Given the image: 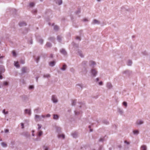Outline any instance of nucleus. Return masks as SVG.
<instances>
[{
  "instance_id": "nucleus-1",
  "label": "nucleus",
  "mask_w": 150,
  "mask_h": 150,
  "mask_svg": "<svg viewBox=\"0 0 150 150\" xmlns=\"http://www.w3.org/2000/svg\"><path fill=\"white\" fill-rule=\"evenodd\" d=\"M91 75V76L96 77L98 73L97 71L95 69H92L90 71Z\"/></svg>"
},
{
  "instance_id": "nucleus-2",
  "label": "nucleus",
  "mask_w": 150,
  "mask_h": 150,
  "mask_svg": "<svg viewBox=\"0 0 150 150\" xmlns=\"http://www.w3.org/2000/svg\"><path fill=\"white\" fill-rule=\"evenodd\" d=\"M51 99L54 103H56L58 102L57 97L55 95H53L52 96Z\"/></svg>"
},
{
  "instance_id": "nucleus-3",
  "label": "nucleus",
  "mask_w": 150,
  "mask_h": 150,
  "mask_svg": "<svg viewBox=\"0 0 150 150\" xmlns=\"http://www.w3.org/2000/svg\"><path fill=\"white\" fill-rule=\"evenodd\" d=\"M89 65L92 68H93L96 65V64L94 61H90L89 62Z\"/></svg>"
},
{
  "instance_id": "nucleus-4",
  "label": "nucleus",
  "mask_w": 150,
  "mask_h": 150,
  "mask_svg": "<svg viewBox=\"0 0 150 150\" xmlns=\"http://www.w3.org/2000/svg\"><path fill=\"white\" fill-rule=\"evenodd\" d=\"M18 25L20 27H23L27 25V24L25 22L22 21L18 23Z\"/></svg>"
},
{
  "instance_id": "nucleus-5",
  "label": "nucleus",
  "mask_w": 150,
  "mask_h": 150,
  "mask_svg": "<svg viewBox=\"0 0 150 150\" xmlns=\"http://www.w3.org/2000/svg\"><path fill=\"white\" fill-rule=\"evenodd\" d=\"M60 52L64 56H66L67 54V53L65 50L63 49L62 48L60 50Z\"/></svg>"
},
{
  "instance_id": "nucleus-6",
  "label": "nucleus",
  "mask_w": 150,
  "mask_h": 150,
  "mask_svg": "<svg viewBox=\"0 0 150 150\" xmlns=\"http://www.w3.org/2000/svg\"><path fill=\"white\" fill-rule=\"evenodd\" d=\"M144 123V121L143 120H137L136 122V124L137 125H141Z\"/></svg>"
},
{
  "instance_id": "nucleus-7",
  "label": "nucleus",
  "mask_w": 150,
  "mask_h": 150,
  "mask_svg": "<svg viewBox=\"0 0 150 150\" xmlns=\"http://www.w3.org/2000/svg\"><path fill=\"white\" fill-rule=\"evenodd\" d=\"M83 31L82 30H81L79 31V36H77L76 38H81L83 36Z\"/></svg>"
},
{
  "instance_id": "nucleus-8",
  "label": "nucleus",
  "mask_w": 150,
  "mask_h": 150,
  "mask_svg": "<svg viewBox=\"0 0 150 150\" xmlns=\"http://www.w3.org/2000/svg\"><path fill=\"white\" fill-rule=\"evenodd\" d=\"M35 5V3L34 2H30L29 3V7L30 8H32L34 7Z\"/></svg>"
},
{
  "instance_id": "nucleus-9",
  "label": "nucleus",
  "mask_w": 150,
  "mask_h": 150,
  "mask_svg": "<svg viewBox=\"0 0 150 150\" xmlns=\"http://www.w3.org/2000/svg\"><path fill=\"white\" fill-rule=\"evenodd\" d=\"M37 41L40 44L42 45L43 42V40L42 38H37Z\"/></svg>"
},
{
  "instance_id": "nucleus-10",
  "label": "nucleus",
  "mask_w": 150,
  "mask_h": 150,
  "mask_svg": "<svg viewBox=\"0 0 150 150\" xmlns=\"http://www.w3.org/2000/svg\"><path fill=\"white\" fill-rule=\"evenodd\" d=\"M131 73V72L129 70H126L123 72V74H126L127 75H129Z\"/></svg>"
},
{
  "instance_id": "nucleus-11",
  "label": "nucleus",
  "mask_w": 150,
  "mask_h": 150,
  "mask_svg": "<svg viewBox=\"0 0 150 150\" xmlns=\"http://www.w3.org/2000/svg\"><path fill=\"white\" fill-rule=\"evenodd\" d=\"M106 86L107 88L109 89H111L112 88V84L110 83V82H108L107 83Z\"/></svg>"
},
{
  "instance_id": "nucleus-12",
  "label": "nucleus",
  "mask_w": 150,
  "mask_h": 150,
  "mask_svg": "<svg viewBox=\"0 0 150 150\" xmlns=\"http://www.w3.org/2000/svg\"><path fill=\"white\" fill-rule=\"evenodd\" d=\"M35 118L37 121H40L41 120V116L38 115H36L35 116Z\"/></svg>"
},
{
  "instance_id": "nucleus-13",
  "label": "nucleus",
  "mask_w": 150,
  "mask_h": 150,
  "mask_svg": "<svg viewBox=\"0 0 150 150\" xmlns=\"http://www.w3.org/2000/svg\"><path fill=\"white\" fill-rule=\"evenodd\" d=\"M92 23L93 24H100V22L96 19H94L93 20Z\"/></svg>"
},
{
  "instance_id": "nucleus-14",
  "label": "nucleus",
  "mask_w": 150,
  "mask_h": 150,
  "mask_svg": "<svg viewBox=\"0 0 150 150\" xmlns=\"http://www.w3.org/2000/svg\"><path fill=\"white\" fill-rule=\"evenodd\" d=\"M58 137L59 138L64 139L65 138V136L64 134H59L58 135Z\"/></svg>"
},
{
  "instance_id": "nucleus-15",
  "label": "nucleus",
  "mask_w": 150,
  "mask_h": 150,
  "mask_svg": "<svg viewBox=\"0 0 150 150\" xmlns=\"http://www.w3.org/2000/svg\"><path fill=\"white\" fill-rule=\"evenodd\" d=\"M71 135L74 138H76L78 136V134L76 132L72 133Z\"/></svg>"
},
{
  "instance_id": "nucleus-16",
  "label": "nucleus",
  "mask_w": 150,
  "mask_h": 150,
  "mask_svg": "<svg viewBox=\"0 0 150 150\" xmlns=\"http://www.w3.org/2000/svg\"><path fill=\"white\" fill-rule=\"evenodd\" d=\"M56 132L58 133L59 134L61 132V128L60 127H56Z\"/></svg>"
},
{
  "instance_id": "nucleus-17",
  "label": "nucleus",
  "mask_w": 150,
  "mask_h": 150,
  "mask_svg": "<svg viewBox=\"0 0 150 150\" xmlns=\"http://www.w3.org/2000/svg\"><path fill=\"white\" fill-rule=\"evenodd\" d=\"M147 147L145 145H143L140 147V150H146Z\"/></svg>"
},
{
  "instance_id": "nucleus-18",
  "label": "nucleus",
  "mask_w": 150,
  "mask_h": 150,
  "mask_svg": "<svg viewBox=\"0 0 150 150\" xmlns=\"http://www.w3.org/2000/svg\"><path fill=\"white\" fill-rule=\"evenodd\" d=\"M55 64V62L54 61H53L52 62H51L49 63V65L51 67H53L54 66Z\"/></svg>"
},
{
  "instance_id": "nucleus-19",
  "label": "nucleus",
  "mask_w": 150,
  "mask_h": 150,
  "mask_svg": "<svg viewBox=\"0 0 150 150\" xmlns=\"http://www.w3.org/2000/svg\"><path fill=\"white\" fill-rule=\"evenodd\" d=\"M59 118V116L58 115L56 114H54L53 115V118L54 119L57 120H58Z\"/></svg>"
},
{
  "instance_id": "nucleus-20",
  "label": "nucleus",
  "mask_w": 150,
  "mask_h": 150,
  "mask_svg": "<svg viewBox=\"0 0 150 150\" xmlns=\"http://www.w3.org/2000/svg\"><path fill=\"white\" fill-rule=\"evenodd\" d=\"M81 12V8H77V10L75 12V13L77 15L80 13Z\"/></svg>"
},
{
  "instance_id": "nucleus-21",
  "label": "nucleus",
  "mask_w": 150,
  "mask_h": 150,
  "mask_svg": "<svg viewBox=\"0 0 150 150\" xmlns=\"http://www.w3.org/2000/svg\"><path fill=\"white\" fill-rule=\"evenodd\" d=\"M117 110L118 112L121 115H122L123 113V111L122 109L118 108L117 109Z\"/></svg>"
},
{
  "instance_id": "nucleus-22",
  "label": "nucleus",
  "mask_w": 150,
  "mask_h": 150,
  "mask_svg": "<svg viewBox=\"0 0 150 150\" xmlns=\"http://www.w3.org/2000/svg\"><path fill=\"white\" fill-rule=\"evenodd\" d=\"M35 59L36 62L38 63L40 59V57L39 56H35Z\"/></svg>"
},
{
  "instance_id": "nucleus-23",
  "label": "nucleus",
  "mask_w": 150,
  "mask_h": 150,
  "mask_svg": "<svg viewBox=\"0 0 150 150\" xmlns=\"http://www.w3.org/2000/svg\"><path fill=\"white\" fill-rule=\"evenodd\" d=\"M78 54L81 57H84V55L81 51H79L78 52Z\"/></svg>"
},
{
  "instance_id": "nucleus-24",
  "label": "nucleus",
  "mask_w": 150,
  "mask_h": 150,
  "mask_svg": "<svg viewBox=\"0 0 150 150\" xmlns=\"http://www.w3.org/2000/svg\"><path fill=\"white\" fill-rule=\"evenodd\" d=\"M56 2L59 5H60L62 4V0H57Z\"/></svg>"
},
{
  "instance_id": "nucleus-25",
  "label": "nucleus",
  "mask_w": 150,
  "mask_h": 150,
  "mask_svg": "<svg viewBox=\"0 0 150 150\" xmlns=\"http://www.w3.org/2000/svg\"><path fill=\"white\" fill-rule=\"evenodd\" d=\"M59 29V27L57 25H54V30L56 31H57Z\"/></svg>"
},
{
  "instance_id": "nucleus-26",
  "label": "nucleus",
  "mask_w": 150,
  "mask_h": 150,
  "mask_svg": "<svg viewBox=\"0 0 150 150\" xmlns=\"http://www.w3.org/2000/svg\"><path fill=\"white\" fill-rule=\"evenodd\" d=\"M133 134L134 135H137L139 134V131L138 130H134L133 131Z\"/></svg>"
},
{
  "instance_id": "nucleus-27",
  "label": "nucleus",
  "mask_w": 150,
  "mask_h": 150,
  "mask_svg": "<svg viewBox=\"0 0 150 150\" xmlns=\"http://www.w3.org/2000/svg\"><path fill=\"white\" fill-rule=\"evenodd\" d=\"M27 68L25 67H23L21 69V71L22 73H25L27 70Z\"/></svg>"
},
{
  "instance_id": "nucleus-28",
  "label": "nucleus",
  "mask_w": 150,
  "mask_h": 150,
  "mask_svg": "<svg viewBox=\"0 0 150 150\" xmlns=\"http://www.w3.org/2000/svg\"><path fill=\"white\" fill-rule=\"evenodd\" d=\"M14 66L18 68H19L20 67V66L18 64V62H14Z\"/></svg>"
},
{
  "instance_id": "nucleus-29",
  "label": "nucleus",
  "mask_w": 150,
  "mask_h": 150,
  "mask_svg": "<svg viewBox=\"0 0 150 150\" xmlns=\"http://www.w3.org/2000/svg\"><path fill=\"white\" fill-rule=\"evenodd\" d=\"M76 86L77 88H83V85L82 84H78L76 85Z\"/></svg>"
},
{
  "instance_id": "nucleus-30",
  "label": "nucleus",
  "mask_w": 150,
  "mask_h": 150,
  "mask_svg": "<svg viewBox=\"0 0 150 150\" xmlns=\"http://www.w3.org/2000/svg\"><path fill=\"white\" fill-rule=\"evenodd\" d=\"M0 70L2 71V73L4 72L5 71V69H4V67L2 65L0 66Z\"/></svg>"
},
{
  "instance_id": "nucleus-31",
  "label": "nucleus",
  "mask_w": 150,
  "mask_h": 150,
  "mask_svg": "<svg viewBox=\"0 0 150 150\" xmlns=\"http://www.w3.org/2000/svg\"><path fill=\"white\" fill-rule=\"evenodd\" d=\"M46 46L47 47H50L52 46V44L50 43L47 42L46 45Z\"/></svg>"
},
{
  "instance_id": "nucleus-32",
  "label": "nucleus",
  "mask_w": 150,
  "mask_h": 150,
  "mask_svg": "<svg viewBox=\"0 0 150 150\" xmlns=\"http://www.w3.org/2000/svg\"><path fill=\"white\" fill-rule=\"evenodd\" d=\"M132 61L130 60H129L127 61V65L129 66H130L132 65Z\"/></svg>"
},
{
  "instance_id": "nucleus-33",
  "label": "nucleus",
  "mask_w": 150,
  "mask_h": 150,
  "mask_svg": "<svg viewBox=\"0 0 150 150\" xmlns=\"http://www.w3.org/2000/svg\"><path fill=\"white\" fill-rule=\"evenodd\" d=\"M67 66L65 64H64L63 65L62 67L61 68V70L64 71L65 70Z\"/></svg>"
},
{
  "instance_id": "nucleus-34",
  "label": "nucleus",
  "mask_w": 150,
  "mask_h": 150,
  "mask_svg": "<svg viewBox=\"0 0 150 150\" xmlns=\"http://www.w3.org/2000/svg\"><path fill=\"white\" fill-rule=\"evenodd\" d=\"M1 145L4 147H6L7 146V144L4 142H2L1 143Z\"/></svg>"
},
{
  "instance_id": "nucleus-35",
  "label": "nucleus",
  "mask_w": 150,
  "mask_h": 150,
  "mask_svg": "<svg viewBox=\"0 0 150 150\" xmlns=\"http://www.w3.org/2000/svg\"><path fill=\"white\" fill-rule=\"evenodd\" d=\"M50 77V75L49 74H44L43 75V77L44 78H48Z\"/></svg>"
},
{
  "instance_id": "nucleus-36",
  "label": "nucleus",
  "mask_w": 150,
  "mask_h": 150,
  "mask_svg": "<svg viewBox=\"0 0 150 150\" xmlns=\"http://www.w3.org/2000/svg\"><path fill=\"white\" fill-rule=\"evenodd\" d=\"M37 11L36 9H34L31 11L32 13L34 14L37 13Z\"/></svg>"
},
{
  "instance_id": "nucleus-37",
  "label": "nucleus",
  "mask_w": 150,
  "mask_h": 150,
  "mask_svg": "<svg viewBox=\"0 0 150 150\" xmlns=\"http://www.w3.org/2000/svg\"><path fill=\"white\" fill-rule=\"evenodd\" d=\"M28 32V28H25L23 32V33L24 34H26Z\"/></svg>"
},
{
  "instance_id": "nucleus-38",
  "label": "nucleus",
  "mask_w": 150,
  "mask_h": 150,
  "mask_svg": "<svg viewBox=\"0 0 150 150\" xmlns=\"http://www.w3.org/2000/svg\"><path fill=\"white\" fill-rule=\"evenodd\" d=\"M21 97H22V100H25V99H26L27 98V96H25V95L22 96Z\"/></svg>"
},
{
  "instance_id": "nucleus-39",
  "label": "nucleus",
  "mask_w": 150,
  "mask_h": 150,
  "mask_svg": "<svg viewBox=\"0 0 150 150\" xmlns=\"http://www.w3.org/2000/svg\"><path fill=\"white\" fill-rule=\"evenodd\" d=\"M34 87L33 85H30L29 86V89H34Z\"/></svg>"
},
{
  "instance_id": "nucleus-40",
  "label": "nucleus",
  "mask_w": 150,
  "mask_h": 150,
  "mask_svg": "<svg viewBox=\"0 0 150 150\" xmlns=\"http://www.w3.org/2000/svg\"><path fill=\"white\" fill-rule=\"evenodd\" d=\"M2 112L5 115L7 114L8 113V111L6 112L5 109L3 110Z\"/></svg>"
},
{
  "instance_id": "nucleus-41",
  "label": "nucleus",
  "mask_w": 150,
  "mask_h": 150,
  "mask_svg": "<svg viewBox=\"0 0 150 150\" xmlns=\"http://www.w3.org/2000/svg\"><path fill=\"white\" fill-rule=\"evenodd\" d=\"M76 100H72V105H74L76 104Z\"/></svg>"
},
{
  "instance_id": "nucleus-42",
  "label": "nucleus",
  "mask_w": 150,
  "mask_h": 150,
  "mask_svg": "<svg viewBox=\"0 0 150 150\" xmlns=\"http://www.w3.org/2000/svg\"><path fill=\"white\" fill-rule=\"evenodd\" d=\"M42 134V132L41 131H40L38 133V136H41Z\"/></svg>"
},
{
  "instance_id": "nucleus-43",
  "label": "nucleus",
  "mask_w": 150,
  "mask_h": 150,
  "mask_svg": "<svg viewBox=\"0 0 150 150\" xmlns=\"http://www.w3.org/2000/svg\"><path fill=\"white\" fill-rule=\"evenodd\" d=\"M8 84V83L6 81H4L3 82V85L4 86H7Z\"/></svg>"
},
{
  "instance_id": "nucleus-44",
  "label": "nucleus",
  "mask_w": 150,
  "mask_h": 150,
  "mask_svg": "<svg viewBox=\"0 0 150 150\" xmlns=\"http://www.w3.org/2000/svg\"><path fill=\"white\" fill-rule=\"evenodd\" d=\"M4 57V56H1V57H0V61L1 63L3 62V61H2V59Z\"/></svg>"
},
{
  "instance_id": "nucleus-45",
  "label": "nucleus",
  "mask_w": 150,
  "mask_h": 150,
  "mask_svg": "<svg viewBox=\"0 0 150 150\" xmlns=\"http://www.w3.org/2000/svg\"><path fill=\"white\" fill-rule=\"evenodd\" d=\"M123 105L125 106L126 107L127 106V103L126 102H124L123 103Z\"/></svg>"
},
{
  "instance_id": "nucleus-46",
  "label": "nucleus",
  "mask_w": 150,
  "mask_h": 150,
  "mask_svg": "<svg viewBox=\"0 0 150 150\" xmlns=\"http://www.w3.org/2000/svg\"><path fill=\"white\" fill-rule=\"evenodd\" d=\"M75 113L76 115H79V114H80V112H78L77 111H75Z\"/></svg>"
},
{
  "instance_id": "nucleus-47",
  "label": "nucleus",
  "mask_w": 150,
  "mask_h": 150,
  "mask_svg": "<svg viewBox=\"0 0 150 150\" xmlns=\"http://www.w3.org/2000/svg\"><path fill=\"white\" fill-rule=\"evenodd\" d=\"M124 142L127 145H129L130 144V142L127 141H125Z\"/></svg>"
},
{
  "instance_id": "nucleus-48",
  "label": "nucleus",
  "mask_w": 150,
  "mask_h": 150,
  "mask_svg": "<svg viewBox=\"0 0 150 150\" xmlns=\"http://www.w3.org/2000/svg\"><path fill=\"white\" fill-rule=\"evenodd\" d=\"M38 130H39L41 128L42 126L41 125L39 124H38Z\"/></svg>"
},
{
  "instance_id": "nucleus-49",
  "label": "nucleus",
  "mask_w": 150,
  "mask_h": 150,
  "mask_svg": "<svg viewBox=\"0 0 150 150\" xmlns=\"http://www.w3.org/2000/svg\"><path fill=\"white\" fill-rule=\"evenodd\" d=\"M13 54V56L15 57L16 56V54L15 51H13L12 52Z\"/></svg>"
},
{
  "instance_id": "nucleus-50",
  "label": "nucleus",
  "mask_w": 150,
  "mask_h": 150,
  "mask_svg": "<svg viewBox=\"0 0 150 150\" xmlns=\"http://www.w3.org/2000/svg\"><path fill=\"white\" fill-rule=\"evenodd\" d=\"M2 73V71L1 70H0V79H1L2 78V77L1 75V73Z\"/></svg>"
},
{
  "instance_id": "nucleus-51",
  "label": "nucleus",
  "mask_w": 150,
  "mask_h": 150,
  "mask_svg": "<svg viewBox=\"0 0 150 150\" xmlns=\"http://www.w3.org/2000/svg\"><path fill=\"white\" fill-rule=\"evenodd\" d=\"M44 149L45 150H48V148L46 146H44Z\"/></svg>"
},
{
  "instance_id": "nucleus-52",
  "label": "nucleus",
  "mask_w": 150,
  "mask_h": 150,
  "mask_svg": "<svg viewBox=\"0 0 150 150\" xmlns=\"http://www.w3.org/2000/svg\"><path fill=\"white\" fill-rule=\"evenodd\" d=\"M20 63L22 64H24L25 63V61L23 60H21L20 61Z\"/></svg>"
},
{
  "instance_id": "nucleus-53",
  "label": "nucleus",
  "mask_w": 150,
  "mask_h": 150,
  "mask_svg": "<svg viewBox=\"0 0 150 150\" xmlns=\"http://www.w3.org/2000/svg\"><path fill=\"white\" fill-rule=\"evenodd\" d=\"M104 123L106 125L108 124H109L108 122L106 120L104 121Z\"/></svg>"
},
{
  "instance_id": "nucleus-54",
  "label": "nucleus",
  "mask_w": 150,
  "mask_h": 150,
  "mask_svg": "<svg viewBox=\"0 0 150 150\" xmlns=\"http://www.w3.org/2000/svg\"><path fill=\"white\" fill-rule=\"evenodd\" d=\"M83 21L85 22H86V21H88L87 19L86 18H83Z\"/></svg>"
},
{
  "instance_id": "nucleus-55",
  "label": "nucleus",
  "mask_w": 150,
  "mask_h": 150,
  "mask_svg": "<svg viewBox=\"0 0 150 150\" xmlns=\"http://www.w3.org/2000/svg\"><path fill=\"white\" fill-rule=\"evenodd\" d=\"M22 135L25 137H27V135L26 134V132H23L22 134Z\"/></svg>"
},
{
  "instance_id": "nucleus-56",
  "label": "nucleus",
  "mask_w": 150,
  "mask_h": 150,
  "mask_svg": "<svg viewBox=\"0 0 150 150\" xmlns=\"http://www.w3.org/2000/svg\"><path fill=\"white\" fill-rule=\"evenodd\" d=\"M76 42L77 41H80L81 40V38H76Z\"/></svg>"
},
{
  "instance_id": "nucleus-57",
  "label": "nucleus",
  "mask_w": 150,
  "mask_h": 150,
  "mask_svg": "<svg viewBox=\"0 0 150 150\" xmlns=\"http://www.w3.org/2000/svg\"><path fill=\"white\" fill-rule=\"evenodd\" d=\"M4 132L6 133H8L9 132V130L8 129H6L5 130Z\"/></svg>"
},
{
  "instance_id": "nucleus-58",
  "label": "nucleus",
  "mask_w": 150,
  "mask_h": 150,
  "mask_svg": "<svg viewBox=\"0 0 150 150\" xmlns=\"http://www.w3.org/2000/svg\"><path fill=\"white\" fill-rule=\"evenodd\" d=\"M50 114H47L46 116H45V117H50Z\"/></svg>"
},
{
  "instance_id": "nucleus-59",
  "label": "nucleus",
  "mask_w": 150,
  "mask_h": 150,
  "mask_svg": "<svg viewBox=\"0 0 150 150\" xmlns=\"http://www.w3.org/2000/svg\"><path fill=\"white\" fill-rule=\"evenodd\" d=\"M57 40L58 42H60L61 40V38H57Z\"/></svg>"
},
{
  "instance_id": "nucleus-60",
  "label": "nucleus",
  "mask_w": 150,
  "mask_h": 150,
  "mask_svg": "<svg viewBox=\"0 0 150 150\" xmlns=\"http://www.w3.org/2000/svg\"><path fill=\"white\" fill-rule=\"evenodd\" d=\"M21 125L22 127V128L23 129L24 128V124L23 123H21Z\"/></svg>"
},
{
  "instance_id": "nucleus-61",
  "label": "nucleus",
  "mask_w": 150,
  "mask_h": 150,
  "mask_svg": "<svg viewBox=\"0 0 150 150\" xmlns=\"http://www.w3.org/2000/svg\"><path fill=\"white\" fill-rule=\"evenodd\" d=\"M98 84L100 85H103V82L102 81H100L99 83Z\"/></svg>"
},
{
  "instance_id": "nucleus-62",
  "label": "nucleus",
  "mask_w": 150,
  "mask_h": 150,
  "mask_svg": "<svg viewBox=\"0 0 150 150\" xmlns=\"http://www.w3.org/2000/svg\"><path fill=\"white\" fill-rule=\"evenodd\" d=\"M103 138H100L99 140V141L100 142H103Z\"/></svg>"
},
{
  "instance_id": "nucleus-63",
  "label": "nucleus",
  "mask_w": 150,
  "mask_h": 150,
  "mask_svg": "<svg viewBox=\"0 0 150 150\" xmlns=\"http://www.w3.org/2000/svg\"><path fill=\"white\" fill-rule=\"evenodd\" d=\"M28 111V110L27 109H26L25 110V113H27Z\"/></svg>"
},
{
  "instance_id": "nucleus-64",
  "label": "nucleus",
  "mask_w": 150,
  "mask_h": 150,
  "mask_svg": "<svg viewBox=\"0 0 150 150\" xmlns=\"http://www.w3.org/2000/svg\"><path fill=\"white\" fill-rule=\"evenodd\" d=\"M30 43L31 44H32V43H33V41H32V40H30Z\"/></svg>"
}]
</instances>
